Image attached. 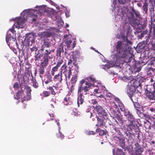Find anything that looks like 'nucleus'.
<instances>
[{
  "label": "nucleus",
  "mask_w": 155,
  "mask_h": 155,
  "mask_svg": "<svg viewBox=\"0 0 155 155\" xmlns=\"http://www.w3.org/2000/svg\"><path fill=\"white\" fill-rule=\"evenodd\" d=\"M115 48L116 53L114 54L113 59L116 64H123L125 62L128 63L131 61L130 59L132 58L128 56L129 53L121 41L117 42Z\"/></svg>",
  "instance_id": "nucleus-1"
},
{
  "label": "nucleus",
  "mask_w": 155,
  "mask_h": 155,
  "mask_svg": "<svg viewBox=\"0 0 155 155\" xmlns=\"http://www.w3.org/2000/svg\"><path fill=\"white\" fill-rule=\"evenodd\" d=\"M97 81L95 79L93 78L92 75H91L89 77L86 78L80 81L79 86L78 88V92H84L85 94H87V92L91 88V86L94 87V85L90 82H92L93 83L97 82Z\"/></svg>",
  "instance_id": "nucleus-2"
},
{
  "label": "nucleus",
  "mask_w": 155,
  "mask_h": 155,
  "mask_svg": "<svg viewBox=\"0 0 155 155\" xmlns=\"http://www.w3.org/2000/svg\"><path fill=\"white\" fill-rule=\"evenodd\" d=\"M147 87L145 90L146 97L152 104H153L155 107V91Z\"/></svg>",
  "instance_id": "nucleus-3"
},
{
  "label": "nucleus",
  "mask_w": 155,
  "mask_h": 155,
  "mask_svg": "<svg viewBox=\"0 0 155 155\" xmlns=\"http://www.w3.org/2000/svg\"><path fill=\"white\" fill-rule=\"evenodd\" d=\"M94 107L95 109L99 116L103 117L105 118H108V111L107 109L100 105H96Z\"/></svg>",
  "instance_id": "nucleus-4"
},
{
  "label": "nucleus",
  "mask_w": 155,
  "mask_h": 155,
  "mask_svg": "<svg viewBox=\"0 0 155 155\" xmlns=\"http://www.w3.org/2000/svg\"><path fill=\"white\" fill-rule=\"evenodd\" d=\"M127 15L129 19L136 20L138 18H140V15L139 11L135 10L132 8H131V11L127 13Z\"/></svg>",
  "instance_id": "nucleus-5"
},
{
  "label": "nucleus",
  "mask_w": 155,
  "mask_h": 155,
  "mask_svg": "<svg viewBox=\"0 0 155 155\" xmlns=\"http://www.w3.org/2000/svg\"><path fill=\"white\" fill-rule=\"evenodd\" d=\"M63 58L59 59L57 62V64L55 66L53 67L51 71V73L52 75L53 76L55 74L58 70L59 68L60 67L61 65L63 63Z\"/></svg>",
  "instance_id": "nucleus-6"
},
{
  "label": "nucleus",
  "mask_w": 155,
  "mask_h": 155,
  "mask_svg": "<svg viewBox=\"0 0 155 155\" xmlns=\"http://www.w3.org/2000/svg\"><path fill=\"white\" fill-rule=\"evenodd\" d=\"M20 87L21 90H19L16 94V97L14 96V98L15 99L18 100L24 96V91L25 89V86L23 87V86L22 84H20Z\"/></svg>",
  "instance_id": "nucleus-7"
},
{
  "label": "nucleus",
  "mask_w": 155,
  "mask_h": 155,
  "mask_svg": "<svg viewBox=\"0 0 155 155\" xmlns=\"http://www.w3.org/2000/svg\"><path fill=\"white\" fill-rule=\"evenodd\" d=\"M128 130L130 131L138 132L139 131V127L137 124L135 123L134 122L130 123L128 126Z\"/></svg>",
  "instance_id": "nucleus-8"
},
{
  "label": "nucleus",
  "mask_w": 155,
  "mask_h": 155,
  "mask_svg": "<svg viewBox=\"0 0 155 155\" xmlns=\"http://www.w3.org/2000/svg\"><path fill=\"white\" fill-rule=\"evenodd\" d=\"M27 95L26 96H24V97L21 99V101L22 103H23L25 101H28L30 100L31 98V90L30 87L28 86L27 88Z\"/></svg>",
  "instance_id": "nucleus-9"
},
{
  "label": "nucleus",
  "mask_w": 155,
  "mask_h": 155,
  "mask_svg": "<svg viewBox=\"0 0 155 155\" xmlns=\"http://www.w3.org/2000/svg\"><path fill=\"white\" fill-rule=\"evenodd\" d=\"M72 41L71 40H66L65 41V43L67 48L71 50H72L75 46L76 45V41L74 40L71 44Z\"/></svg>",
  "instance_id": "nucleus-10"
},
{
  "label": "nucleus",
  "mask_w": 155,
  "mask_h": 155,
  "mask_svg": "<svg viewBox=\"0 0 155 155\" xmlns=\"http://www.w3.org/2000/svg\"><path fill=\"white\" fill-rule=\"evenodd\" d=\"M25 41L27 42V44L29 45L30 42L31 44L35 42L34 37L32 33H29L26 35Z\"/></svg>",
  "instance_id": "nucleus-11"
},
{
  "label": "nucleus",
  "mask_w": 155,
  "mask_h": 155,
  "mask_svg": "<svg viewBox=\"0 0 155 155\" xmlns=\"http://www.w3.org/2000/svg\"><path fill=\"white\" fill-rule=\"evenodd\" d=\"M124 115L127 118L130 122H134L135 118L132 113L127 110H124Z\"/></svg>",
  "instance_id": "nucleus-12"
},
{
  "label": "nucleus",
  "mask_w": 155,
  "mask_h": 155,
  "mask_svg": "<svg viewBox=\"0 0 155 155\" xmlns=\"http://www.w3.org/2000/svg\"><path fill=\"white\" fill-rule=\"evenodd\" d=\"M107 119L108 118H104L103 117L97 116V122L96 126L101 127H103L104 126L103 122L104 120Z\"/></svg>",
  "instance_id": "nucleus-13"
},
{
  "label": "nucleus",
  "mask_w": 155,
  "mask_h": 155,
  "mask_svg": "<svg viewBox=\"0 0 155 155\" xmlns=\"http://www.w3.org/2000/svg\"><path fill=\"white\" fill-rule=\"evenodd\" d=\"M134 148L135 153L137 154H140L143 151V148L142 147L140 144L137 143H135Z\"/></svg>",
  "instance_id": "nucleus-14"
},
{
  "label": "nucleus",
  "mask_w": 155,
  "mask_h": 155,
  "mask_svg": "<svg viewBox=\"0 0 155 155\" xmlns=\"http://www.w3.org/2000/svg\"><path fill=\"white\" fill-rule=\"evenodd\" d=\"M136 93V89L135 87L133 86H131L127 88V94L128 95L130 96Z\"/></svg>",
  "instance_id": "nucleus-15"
},
{
  "label": "nucleus",
  "mask_w": 155,
  "mask_h": 155,
  "mask_svg": "<svg viewBox=\"0 0 155 155\" xmlns=\"http://www.w3.org/2000/svg\"><path fill=\"white\" fill-rule=\"evenodd\" d=\"M51 46V44L48 40H45L44 41L43 44L41 47L40 51L41 52L43 51L45 47L49 48Z\"/></svg>",
  "instance_id": "nucleus-16"
},
{
  "label": "nucleus",
  "mask_w": 155,
  "mask_h": 155,
  "mask_svg": "<svg viewBox=\"0 0 155 155\" xmlns=\"http://www.w3.org/2000/svg\"><path fill=\"white\" fill-rule=\"evenodd\" d=\"M133 103L134 107L137 110V114H140L141 113L140 112V109H141V107H142V105L139 104V103L138 102Z\"/></svg>",
  "instance_id": "nucleus-17"
},
{
  "label": "nucleus",
  "mask_w": 155,
  "mask_h": 155,
  "mask_svg": "<svg viewBox=\"0 0 155 155\" xmlns=\"http://www.w3.org/2000/svg\"><path fill=\"white\" fill-rule=\"evenodd\" d=\"M25 19L18 18L17 21V27L19 28H23L25 24Z\"/></svg>",
  "instance_id": "nucleus-18"
},
{
  "label": "nucleus",
  "mask_w": 155,
  "mask_h": 155,
  "mask_svg": "<svg viewBox=\"0 0 155 155\" xmlns=\"http://www.w3.org/2000/svg\"><path fill=\"white\" fill-rule=\"evenodd\" d=\"M78 93H79V92H78ZM80 93V94L79 95L77 101V104L78 107L79 106L80 104H82L84 101V98H83L82 97V94H83V93H82V92ZM85 93H84V94H85Z\"/></svg>",
  "instance_id": "nucleus-19"
},
{
  "label": "nucleus",
  "mask_w": 155,
  "mask_h": 155,
  "mask_svg": "<svg viewBox=\"0 0 155 155\" xmlns=\"http://www.w3.org/2000/svg\"><path fill=\"white\" fill-rule=\"evenodd\" d=\"M50 54V52L48 51V50H45V51L44 53L43 59L49 61V60L50 59H51V57L49 55Z\"/></svg>",
  "instance_id": "nucleus-20"
},
{
  "label": "nucleus",
  "mask_w": 155,
  "mask_h": 155,
  "mask_svg": "<svg viewBox=\"0 0 155 155\" xmlns=\"http://www.w3.org/2000/svg\"><path fill=\"white\" fill-rule=\"evenodd\" d=\"M64 52L63 47V46L60 45L57 49L56 51V55L61 57V53H63Z\"/></svg>",
  "instance_id": "nucleus-21"
},
{
  "label": "nucleus",
  "mask_w": 155,
  "mask_h": 155,
  "mask_svg": "<svg viewBox=\"0 0 155 155\" xmlns=\"http://www.w3.org/2000/svg\"><path fill=\"white\" fill-rule=\"evenodd\" d=\"M125 134H126L127 136L128 137V139L129 140H130L131 142H132L134 141V139L132 138V136H134V133L133 132L130 131L129 130H127L126 131Z\"/></svg>",
  "instance_id": "nucleus-22"
},
{
  "label": "nucleus",
  "mask_w": 155,
  "mask_h": 155,
  "mask_svg": "<svg viewBox=\"0 0 155 155\" xmlns=\"http://www.w3.org/2000/svg\"><path fill=\"white\" fill-rule=\"evenodd\" d=\"M138 94L137 93L131 95L129 96L130 99L133 103H135L138 101Z\"/></svg>",
  "instance_id": "nucleus-23"
},
{
  "label": "nucleus",
  "mask_w": 155,
  "mask_h": 155,
  "mask_svg": "<svg viewBox=\"0 0 155 155\" xmlns=\"http://www.w3.org/2000/svg\"><path fill=\"white\" fill-rule=\"evenodd\" d=\"M62 73H61V74L60 75V73H59L55 75L54 78V80L55 81H58L61 82L62 80Z\"/></svg>",
  "instance_id": "nucleus-24"
},
{
  "label": "nucleus",
  "mask_w": 155,
  "mask_h": 155,
  "mask_svg": "<svg viewBox=\"0 0 155 155\" xmlns=\"http://www.w3.org/2000/svg\"><path fill=\"white\" fill-rule=\"evenodd\" d=\"M49 61L44 59L41 60L40 66L46 68L48 64Z\"/></svg>",
  "instance_id": "nucleus-25"
},
{
  "label": "nucleus",
  "mask_w": 155,
  "mask_h": 155,
  "mask_svg": "<svg viewBox=\"0 0 155 155\" xmlns=\"http://www.w3.org/2000/svg\"><path fill=\"white\" fill-rule=\"evenodd\" d=\"M148 5V3H147L146 2H145L143 4L142 8L145 14L147 13Z\"/></svg>",
  "instance_id": "nucleus-26"
},
{
  "label": "nucleus",
  "mask_w": 155,
  "mask_h": 155,
  "mask_svg": "<svg viewBox=\"0 0 155 155\" xmlns=\"http://www.w3.org/2000/svg\"><path fill=\"white\" fill-rule=\"evenodd\" d=\"M115 117L118 120V121L115 120L117 124H121L122 125L123 123V120L120 117V116L118 114H116L115 116Z\"/></svg>",
  "instance_id": "nucleus-27"
},
{
  "label": "nucleus",
  "mask_w": 155,
  "mask_h": 155,
  "mask_svg": "<svg viewBox=\"0 0 155 155\" xmlns=\"http://www.w3.org/2000/svg\"><path fill=\"white\" fill-rule=\"evenodd\" d=\"M96 132L97 133H98L100 136H102L106 134V132L104 130H101L99 128H97L96 130Z\"/></svg>",
  "instance_id": "nucleus-28"
},
{
  "label": "nucleus",
  "mask_w": 155,
  "mask_h": 155,
  "mask_svg": "<svg viewBox=\"0 0 155 155\" xmlns=\"http://www.w3.org/2000/svg\"><path fill=\"white\" fill-rule=\"evenodd\" d=\"M45 68H44L40 66L38 68V72L39 74V76L41 78L42 77V75H43L45 72Z\"/></svg>",
  "instance_id": "nucleus-29"
},
{
  "label": "nucleus",
  "mask_w": 155,
  "mask_h": 155,
  "mask_svg": "<svg viewBox=\"0 0 155 155\" xmlns=\"http://www.w3.org/2000/svg\"><path fill=\"white\" fill-rule=\"evenodd\" d=\"M114 153V155H124V153L121 149L117 148L116 151Z\"/></svg>",
  "instance_id": "nucleus-30"
},
{
  "label": "nucleus",
  "mask_w": 155,
  "mask_h": 155,
  "mask_svg": "<svg viewBox=\"0 0 155 155\" xmlns=\"http://www.w3.org/2000/svg\"><path fill=\"white\" fill-rule=\"evenodd\" d=\"M120 146L122 147L123 149L126 150V146L125 145V139L124 138L122 139H121L119 141Z\"/></svg>",
  "instance_id": "nucleus-31"
},
{
  "label": "nucleus",
  "mask_w": 155,
  "mask_h": 155,
  "mask_svg": "<svg viewBox=\"0 0 155 155\" xmlns=\"http://www.w3.org/2000/svg\"><path fill=\"white\" fill-rule=\"evenodd\" d=\"M71 69L70 67H68V70L66 69V70H65L64 71L63 73L64 74L65 77H66V76L70 73H71Z\"/></svg>",
  "instance_id": "nucleus-32"
},
{
  "label": "nucleus",
  "mask_w": 155,
  "mask_h": 155,
  "mask_svg": "<svg viewBox=\"0 0 155 155\" xmlns=\"http://www.w3.org/2000/svg\"><path fill=\"white\" fill-rule=\"evenodd\" d=\"M119 3L121 4H125L130 2L131 0H118Z\"/></svg>",
  "instance_id": "nucleus-33"
},
{
  "label": "nucleus",
  "mask_w": 155,
  "mask_h": 155,
  "mask_svg": "<svg viewBox=\"0 0 155 155\" xmlns=\"http://www.w3.org/2000/svg\"><path fill=\"white\" fill-rule=\"evenodd\" d=\"M47 89H49L51 91V93L52 95H55L56 94L55 92L54 91V89L51 86H49L47 87Z\"/></svg>",
  "instance_id": "nucleus-34"
},
{
  "label": "nucleus",
  "mask_w": 155,
  "mask_h": 155,
  "mask_svg": "<svg viewBox=\"0 0 155 155\" xmlns=\"http://www.w3.org/2000/svg\"><path fill=\"white\" fill-rule=\"evenodd\" d=\"M141 109L142 112H147L149 109V108L148 106H142V107H141Z\"/></svg>",
  "instance_id": "nucleus-35"
},
{
  "label": "nucleus",
  "mask_w": 155,
  "mask_h": 155,
  "mask_svg": "<svg viewBox=\"0 0 155 155\" xmlns=\"http://www.w3.org/2000/svg\"><path fill=\"white\" fill-rule=\"evenodd\" d=\"M77 80V75H75L71 79V81L73 84H74L76 83Z\"/></svg>",
  "instance_id": "nucleus-36"
},
{
  "label": "nucleus",
  "mask_w": 155,
  "mask_h": 155,
  "mask_svg": "<svg viewBox=\"0 0 155 155\" xmlns=\"http://www.w3.org/2000/svg\"><path fill=\"white\" fill-rule=\"evenodd\" d=\"M57 136L58 138H59L61 139H63L64 137V136L63 134L61 132L59 131L58 133L57 134Z\"/></svg>",
  "instance_id": "nucleus-37"
},
{
  "label": "nucleus",
  "mask_w": 155,
  "mask_h": 155,
  "mask_svg": "<svg viewBox=\"0 0 155 155\" xmlns=\"http://www.w3.org/2000/svg\"><path fill=\"white\" fill-rule=\"evenodd\" d=\"M43 94L44 97H47L50 95V93L49 92L47 91H44L43 92Z\"/></svg>",
  "instance_id": "nucleus-38"
},
{
  "label": "nucleus",
  "mask_w": 155,
  "mask_h": 155,
  "mask_svg": "<svg viewBox=\"0 0 155 155\" xmlns=\"http://www.w3.org/2000/svg\"><path fill=\"white\" fill-rule=\"evenodd\" d=\"M114 129L118 135H121V133L120 132V129L119 128L115 127Z\"/></svg>",
  "instance_id": "nucleus-39"
},
{
  "label": "nucleus",
  "mask_w": 155,
  "mask_h": 155,
  "mask_svg": "<svg viewBox=\"0 0 155 155\" xmlns=\"http://www.w3.org/2000/svg\"><path fill=\"white\" fill-rule=\"evenodd\" d=\"M31 67V65H30V66H28L27 67H26L25 68L26 70L27 71V73L28 74V76H29L30 75V73L31 72V71L30 70V68Z\"/></svg>",
  "instance_id": "nucleus-40"
},
{
  "label": "nucleus",
  "mask_w": 155,
  "mask_h": 155,
  "mask_svg": "<svg viewBox=\"0 0 155 155\" xmlns=\"http://www.w3.org/2000/svg\"><path fill=\"white\" fill-rule=\"evenodd\" d=\"M147 87L150 88L151 89H153L155 91V82L152 85H149L147 86Z\"/></svg>",
  "instance_id": "nucleus-41"
},
{
  "label": "nucleus",
  "mask_w": 155,
  "mask_h": 155,
  "mask_svg": "<svg viewBox=\"0 0 155 155\" xmlns=\"http://www.w3.org/2000/svg\"><path fill=\"white\" fill-rule=\"evenodd\" d=\"M73 59V58H72L71 56L70 57V58L69 59H68V65L71 64H72Z\"/></svg>",
  "instance_id": "nucleus-42"
},
{
  "label": "nucleus",
  "mask_w": 155,
  "mask_h": 155,
  "mask_svg": "<svg viewBox=\"0 0 155 155\" xmlns=\"http://www.w3.org/2000/svg\"><path fill=\"white\" fill-rule=\"evenodd\" d=\"M19 84L17 82H16L14 84L13 87L15 89H16V90H17L19 88Z\"/></svg>",
  "instance_id": "nucleus-43"
},
{
  "label": "nucleus",
  "mask_w": 155,
  "mask_h": 155,
  "mask_svg": "<svg viewBox=\"0 0 155 155\" xmlns=\"http://www.w3.org/2000/svg\"><path fill=\"white\" fill-rule=\"evenodd\" d=\"M31 51V52H36L38 50V48L36 46H33L32 48H30Z\"/></svg>",
  "instance_id": "nucleus-44"
},
{
  "label": "nucleus",
  "mask_w": 155,
  "mask_h": 155,
  "mask_svg": "<svg viewBox=\"0 0 155 155\" xmlns=\"http://www.w3.org/2000/svg\"><path fill=\"white\" fill-rule=\"evenodd\" d=\"M32 86H33L35 88H37L39 86L38 85V83L37 82H32Z\"/></svg>",
  "instance_id": "nucleus-45"
},
{
  "label": "nucleus",
  "mask_w": 155,
  "mask_h": 155,
  "mask_svg": "<svg viewBox=\"0 0 155 155\" xmlns=\"http://www.w3.org/2000/svg\"><path fill=\"white\" fill-rule=\"evenodd\" d=\"M153 28V36L154 37H155V24H153L152 26Z\"/></svg>",
  "instance_id": "nucleus-46"
},
{
  "label": "nucleus",
  "mask_w": 155,
  "mask_h": 155,
  "mask_svg": "<svg viewBox=\"0 0 155 155\" xmlns=\"http://www.w3.org/2000/svg\"><path fill=\"white\" fill-rule=\"evenodd\" d=\"M67 66L66 65V63L65 62L64 64L61 66V70H66V69H66L67 68Z\"/></svg>",
  "instance_id": "nucleus-47"
},
{
  "label": "nucleus",
  "mask_w": 155,
  "mask_h": 155,
  "mask_svg": "<svg viewBox=\"0 0 155 155\" xmlns=\"http://www.w3.org/2000/svg\"><path fill=\"white\" fill-rule=\"evenodd\" d=\"M128 9L127 8H124L122 10V13L123 14H126L127 12H128Z\"/></svg>",
  "instance_id": "nucleus-48"
},
{
  "label": "nucleus",
  "mask_w": 155,
  "mask_h": 155,
  "mask_svg": "<svg viewBox=\"0 0 155 155\" xmlns=\"http://www.w3.org/2000/svg\"><path fill=\"white\" fill-rule=\"evenodd\" d=\"M80 51L79 50H75L74 52V54L76 56H79L80 55Z\"/></svg>",
  "instance_id": "nucleus-49"
},
{
  "label": "nucleus",
  "mask_w": 155,
  "mask_h": 155,
  "mask_svg": "<svg viewBox=\"0 0 155 155\" xmlns=\"http://www.w3.org/2000/svg\"><path fill=\"white\" fill-rule=\"evenodd\" d=\"M115 136L116 138L118 139L119 141L121 140V139H122L123 138H124L122 137V134L121 135H118V136L116 135Z\"/></svg>",
  "instance_id": "nucleus-50"
},
{
  "label": "nucleus",
  "mask_w": 155,
  "mask_h": 155,
  "mask_svg": "<svg viewBox=\"0 0 155 155\" xmlns=\"http://www.w3.org/2000/svg\"><path fill=\"white\" fill-rule=\"evenodd\" d=\"M12 37L11 36H9L8 35H7L6 37V42H8L9 41L10 39H11V38Z\"/></svg>",
  "instance_id": "nucleus-51"
},
{
  "label": "nucleus",
  "mask_w": 155,
  "mask_h": 155,
  "mask_svg": "<svg viewBox=\"0 0 155 155\" xmlns=\"http://www.w3.org/2000/svg\"><path fill=\"white\" fill-rule=\"evenodd\" d=\"M93 102H92V103L93 104V107L94 108V109H95V107H94V106H96V105H99L97 104V101L95 100L94 101H93Z\"/></svg>",
  "instance_id": "nucleus-52"
},
{
  "label": "nucleus",
  "mask_w": 155,
  "mask_h": 155,
  "mask_svg": "<svg viewBox=\"0 0 155 155\" xmlns=\"http://www.w3.org/2000/svg\"><path fill=\"white\" fill-rule=\"evenodd\" d=\"M95 133L93 131H89L87 132V134L88 135H94Z\"/></svg>",
  "instance_id": "nucleus-53"
},
{
  "label": "nucleus",
  "mask_w": 155,
  "mask_h": 155,
  "mask_svg": "<svg viewBox=\"0 0 155 155\" xmlns=\"http://www.w3.org/2000/svg\"><path fill=\"white\" fill-rule=\"evenodd\" d=\"M152 44V50L155 51V42L154 43L152 42L151 43Z\"/></svg>",
  "instance_id": "nucleus-54"
},
{
  "label": "nucleus",
  "mask_w": 155,
  "mask_h": 155,
  "mask_svg": "<svg viewBox=\"0 0 155 155\" xmlns=\"http://www.w3.org/2000/svg\"><path fill=\"white\" fill-rule=\"evenodd\" d=\"M48 80L49 81L51 82L52 81V78L51 75H48L47 77Z\"/></svg>",
  "instance_id": "nucleus-55"
},
{
  "label": "nucleus",
  "mask_w": 155,
  "mask_h": 155,
  "mask_svg": "<svg viewBox=\"0 0 155 155\" xmlns=\"http://www.w3.org/2000/svg\"><path fill=\"white\" fill-rule=\"evenodd\" d=\"M51 87H52L53 88H54L55 90H58L59 89V88L58 85H53Z\"/></svg>",
  "instance_id": "nucleus-56"
},
{
  "label": "nucleus",
  "mask_w": 155,
  "mask_h": 155,
  "mask_svg": "<svg viewBox=\"0 0 155 155\" xmlns=\"http://www.w3.org/2000/svg\"><path fill=\"white\" fill-rule=\"evenodd\" d=\"M68 99H69V98L67 97H66L64 98V101L66 102V104H65V105H68L67 102H68Z\"/></svg>",
  "instance_id": "nucleus-57"
},
{
  "label": "nucleus",
  "mask_w": 155,
  "mask_h": 155,
  "mask_svg": "<svg viewBox=\"0 0 155 155\" xmlns=\"http://www.w3.org/2000/svg\"><path fill=\"white\" fill-rule=\"evenodd\" d=\"M40 55H41V54L39 56L37 55L35 57V61L39 60V59L40 58V57H41Z\"/></svg>",
  "instance_id": "nucleus-58"
},
{
  "label": "nucleus",
  "mask_w": 155,
  "mask_h": 155,
  "mask_svg": "<svg viewBox=\"0 0 155 155\" xmlns=\"http://www.w3.org/2000/svg\"><path fill=\"white\" fill-rule=\"evenodd\" d=\"M126 40L127 41V43L128 44L131 45L132 44V42L130 40H128L127 38H126Z\"/></svg>",
  "instance_id": "nucleus-59"
},
{
  "label": "nucleus",
  "mask_w": 155,
  "mask_h": 155,
  "mask_svg": "<svg viewBox=\"0 0 155 155\" xmlns=\"http://www.w3.org/2000/svg\"><path fill=\"white\" fill-rule=\"evenodd\" d=\"M49 116L50 117H51L50 120H53L54 117L53 114H49Z\"/></svg>",
  "instance_id": "nucleus-60"
},
{
  "label": "nucleus",
  "mask_w": 155,
  "mask_h": 155,
  "mask_svg": "<svg viewBox=\"0 0 155 155\" xmlns=\"http://www.w3.org/2000/svg\"><path fill=\"white\" fill-rule=\"evenodd\" d=\"M71 73H70L68 75L66 76V77H65L66 79L67 80V78L69 79L70 78V76L71 75Z\"/></svg>",
  "instance_id": "nucleus-61"
},
{
  "label": "nucleus",
  "mask_w": 155,
  "mask_h": 155,
  "mask_svg": "<svg viewBox=\"0 0 155 155\" xmlns=\"http://www.w3.org/2000/svg\"><path fill=\"white\" fill-rule=\"evenodd\" d=\"M149 110L151 111L152 112H155V109L153 108H151L150 109H149Z\"/></svg>",
  "instance_id": "nucleus-62"
},
{
  "label": "nucleus",
  "mask_w": 155,
  "mask_h": 155,
  "mask_svg": "<svg viewBox=\"0 0 155 155\" xmlns=\"http://www.w3.org/2000/svg\"><path fill=\"white\" fill-rule=\"evenodd\" d=\"M35 18H34L32 19V22H34L36 21V18H37V16L36 15H35Z\"/></svg>",
  "instance_id": "nucleus-63"
},
{
  "label": "nucleus",
  "mask_w": 155,
  "mask_h": 155,
  "mask_svg": "<svg viewBox=\"0 0 155 155\" xmlns=\"http://www.w3.org/2000/svg\"><path fill=\"white\" fill-rule=\"evenodd\" d=\"M13 51L15 54H17V51L16 49H13Z\"/></svg>",
  "instance_id": "nucleus-64"
}]
</instances>
